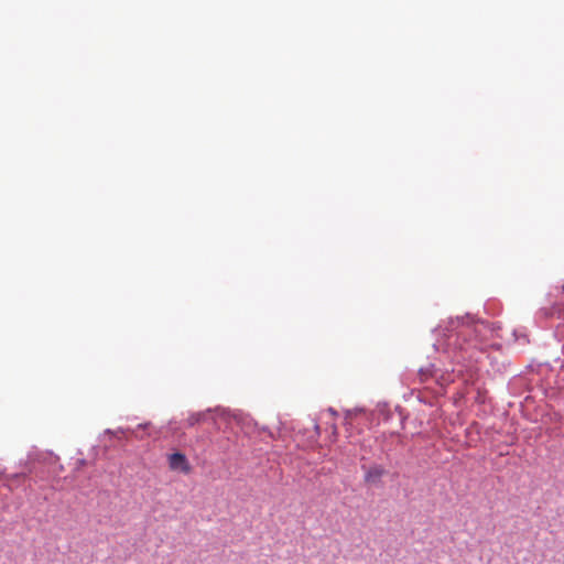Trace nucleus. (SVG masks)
Listing matches in <instances>:
<instances>
[{
    "mask_svg": "<svg viewBox=\"0 0 564 564\" xmlns=\"http://www.w3.org/2000/svg\"><path fill=\"white\" fill-rule=\"evenodd\" d=\"M169 467L173 471H181L183 474H189L192 467L186 456L180 452L173 453L167 457Z\"/></svg>",
    "mask_w": 564,
    "mask_h": 564,
    "instance_id": "obj_1",
    "label": "nucleus"
},
{
    "mask_svg": "<svg viewBox=\"0 0 564 564\" xmlns=\"http://www.w3.org/2000/svg\"><path fill=\"white\" fill-rule=\"evenodd\" d=\"M384 469L381 466H371L365 474L366 482H376L383 476Z\"/></svg>",
    "mask_w": 564,
    "mask_h": 564,
    "instance_id": "obj_2",
    "label": "nucleus"
},
{
    "mask_svg": "<svg viewBox=\"0 0 564 564\" xmlns=\"http://www.w3.org/2000/svg\"><path fill=\"white\" fill-rule=\"evenodd\" d=\"M210 416V411H206V412H197V413H192L188 417H187V424L188 426H194L200 422H205L206 420H208Z\"/></svg>",
    "mask_w": 564,
    "mask_h": 564,
    "instance_id": "obj_3",
    "label": "nucleus"
},
{
    "mask_svg": "<svg viewBox=\"0 0 564 564\" xmlns=\"http://www.w3.org/2000/svg\"><path fill=\"white\" fill-rule=\"evenodd\" d=\"M429 376V371H423L421 370V377H422V380H425Z\"/></svg>",
    "mask_w": 564,
    "mask_h": 564,
    "instance_id": "obj_4",
    "label": "nucleus"
},
{
    "mask_svg": "<svg viewBox=\"0 0 564 564\" xmlns=\"http://www.w3.org/2000/svg\"><path fill=\"white\" fill-rule=\"evenodd\" d=\"M333 434L336 435L337 434V427L334 425L333 426Z\"/></svg>",
    "mask_w": 564,
    "mask_h": 564,
    "instance_id": "obj_5",
    "label": "nucleus"
}]
</instances>
